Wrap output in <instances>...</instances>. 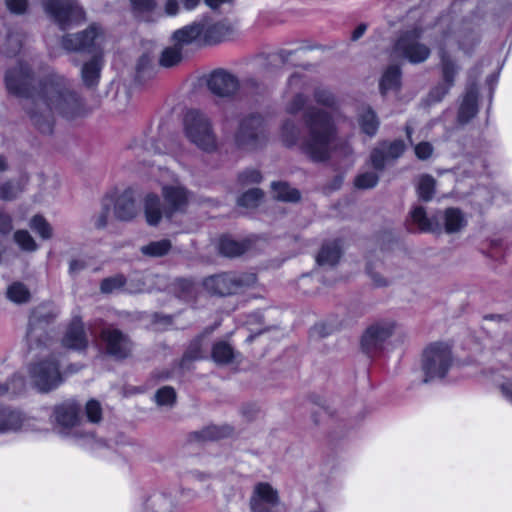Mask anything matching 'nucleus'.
<instances>
[{
	"label": "nucleus",
	"mask_w": 512,
	"mask_h": 512,
	"mask_svg": "<svg viewBox=\"0 0 512 512\" xmlns=\"http://www.w3.org/2000/svg\"><path fill=\"white\" fill-rule=\"evenodd\" d=\"M315 101L318 104L332 107L335 104V97L329 89L323 86H316L312 81V90Z\"/></svg>",
	"instance_id": "79ce46f5"
},
{
	"label": "nucleus",
	"mask_w": 512,
	"mask_h": 512,
	"mask_svg": "<svg viewBox=\"0 0 512 512\" xmlns=\"http://www.w3.org/2000/svg\"><path fill=\"white\" fill-rule=\"evenodd\" d=\"M80 412V405L74 400H67L55 406L53 412L58 432L63 436L74 438L78 443L93 437L91 433L83 432Z\"/></svg>",
	"instance_id": "0eeeda50"
},
{
	"label": "nucleus",
	"mask_w": 512,
	"mask_h": 512,
	"mask_svg": "<svg viewBox=\"0 0 512 512\" xmlns=\"http://www.w3.org/2000/svg\"><path fill=\"white\" fill-rule=\"evenodd\" d=\"M380 147L383 149L387 159H395L398 158L405 149L404 142L401 140H396L390 144L382 143Z\"/></svg>",
	"instance_id": "de8ad7c7"
},
{
	"label": "nucleus",
	"mask_w": 512,
	"mask_h": 512,
	"mask_svg": "<svg viewBox=\"0 0 512 512\" xmlns=\"http://www.w3.org/2000/svg\"><path fill=\"white\" fill-rule=\"evenodd\" d=\"M178 286L187 294L193 291V284L189 280H180Z\"/></svg>",
	"instance_id": "69168bd1"
},
{
	"label": "nucleus",
	"mask_w": 512,
	"mask_h": 512,
	"mask_svg": "<svg viewBox=\"0 0 512 512\" xmlns=\"http://www.w3.org/2000/svg\"><path fill=\"white\" fill-rule=\"evenodd\" d=\"M478 41L472 33L457 32L451 34L431 13L416 8L403 18L402 29L391 50V57L406 60L411 64H421L431 56L430 46L438 43L439 55L444 50L448 55L458 47L468 53Z\"/></svg>",
	"instance_id": "f03ea898"
},
{
	"label": "nucleus",
	"mask_w": 512,
	"mask_h": 512,
	"mask_svg": "<svg viewBox=\"0 0 512 512\" xmlns=\"http://www.w3.org/2000/svg\"><path fill=\"white\" fill-rule=\"evenodd\" d=\"M43 7L62 30L77 26L85 20V12L76 0H44Z\"/></svg>",
	"instance_id": "9b49d317"
},
{
	"label": "nucleus",
	"mask_w": 512,
	"mask_h": 512,
	"mask_svg": "<svg viewBox=\"0 0 512 512\" xmlns=\"http://www.w3.org/2000/svg\"><path fill=\"white\" fill-rule=\"evenodd\" d=\"M442 82L429 93L430 102L441 101L453 87L458 67L444 50L441 51Z\"/></svg>",
	"instance_id": "6ab92c4d"
},
{
	"label": "nucleus",
	"mask_w": 512,
	"mask_h": 512,
	"mask_svg": "<svg viewBox=\"0 0 512 512\" xmlns=\"http://www.w3.org/2000/svg\"><path fill=\"white\" fill-rule=\"evenodd\" d=\"M311 90V80L302 75H292L288 80L285 94V111L291 115H296L302 111L307 104L308 94Z\"/></svg>",
	"instance_id": "ddd939ff"
},
{
	"label": "nucleus",
	"mask_w": 512,
	"mask_h": 512,
	"mask_svg": "<svg viewBox=\"0 0 512 512\" xmlns=\"http://www.w3.org/2000/svg\"><path fill=\"white\" fill-rule=\"evenodd\" d=\"M155 401L158 406L172 407L176 401V392L170 386H164L157 390Z\"/></svg>",
	"instance_id": "37998d69"
},
{
	"label": "nucleus",
	"mask_w": 512,
	"mask_h": 512,
	"mask_svg": "<svg viewBox=\"0 0 512 512\" xmlns=\"http://www.w3.org/2000/svg\"><path fill=\"white\" fill-rule=\"evenodd\" d=\"M366 25L365 24H360L352 33V40L356 41L358 40L359 38H361L365 31H366Z\"/></svg>",
	"instance_id": "e2e57ef3"
},
{
	"label": "nucleus",
	"mask_w": 512,
	"mask_h": 512,
	"mask_svg": "<svg viewBox=\"0 0 512 512\" xmlns=\"http://www.w3.org/2000/svg\"><path fill=\"white\" fill-rule=\"evenodd\" d=\"M151 61L152 60L148 55H143L139 60L138 68L144 69L146 66L150 65Z\"/></svg>",
	"instance_id": "774afa93"
},
{
	"label": "nucleus",
	"mask_w": 512,
	"mask_h": 512,
	"mask_svg": "<svg viewBox=\"0 0 512 512\" xmlns=\"http://www.w3.org/2000/svg\"><path fill=\"white\" fill-rule=\"evenodd\" d=\"M22 189L23 188L19 183H4L0 186V198L3 200H12L22 191Z\"/></svg>",
	"instance_id": "09e8293b"
},
{
	"label": "nucleus",
	"mask_w": 512,
	"mask_h": 512,
	"mask_svg": "<svg viewBox=\"0 0 512 512\" xmlns=\"http://www.w3.org/2000/svg\"><path fill=\"white\" fill-rule=\"evenodd\" d=\"M62 345L77 351L86 349L88 339L80 318L75 317L71 320L63 336Z\"/></svg>",
	"instance_id": "412c9836"
},
{
	"label": "nucleus",
	"mask_w": 512,
	"mask_h": 512,
	"mask_svg": "<svg viewBox=\"0 0 512 512\" xmlns=\"http://www.w3.org/2000/svg\"><path fill=\"white\" fill-rule=\"evenodd\" d=\"M256 283V275L253 273L226 272L207 277L203 285L212 294L229 296L242 293L253 287Z\"/></svg>",
	"instance_id": "6e6552de"
},
{
	"label": "nucleus",
	"mask_w": 512,
	"mask_h": 512,
	"mask_svg": "<svg viewBox=\"0 0 512 512\" xmlns=\"http://www.w3.org/2000/svg\"><path fill=\"white\" fill-rule=\"evenodd\" d=\"M401 86V69L398 65L388 66L379 81V89L382 95L389 92H397Z\"/></svg>",
	"instance_id": "393cba45"
},
{
	"label": "nucleus",
	"mask_w": 512,
	"mask_h": 512,
	"mask_svg": "<svg viewBox=\"0 0 512 512\" xmlns=\"http://www.w3.org/2000/svg\"><path fill=\"white\" fill-rule=\"evenodd\" d=\"M26 339L30 350L41 352L39 360L29 368L35 386L42 392L57 388L63 381L60 370L61 358L51 350L48 335L42 329L34 327L31 320Z\"/></svg>",
	"instance_id": "20e7f679"
},
{
	"label": "nucleus",
	"mask_w": 512,
	"mask_h": 512,
	"mask_svg": "<svg viewBox=\"0 0 512 512\" xmlns=\"http://www.w3.org/2000/svg\"><path fill=\"white\" fill-rule=\"evenodd\" d=\"M181 3L186 10L192 11L200 4V0H181Z\"/></svg>",
	"instance_id": "0e129e2a"
},
{
	"label": "nucleus",
	"mask_w": 512,
	"mask_h": 512,
	"mask_svg": "<svg viewBox=\"0 0 512 512\" xmlns=\"http://www.w3.org/2000/svg\"><path fill=\"white\" fill-rule=\"evenodd\" d=\"M5 81L9 92L26 99L25 109L42 133L52 132L57 116L73 120L87 113L81 97L57 73H48L36 88L31 66L19 63L7 72Z\"/></svg>",
	"instance_id": "f257e3e1"
},
{
	"label": "nucleus",
	"mask_w": 512,
	"mask_h": 512,
	"mask_svg": "<svg viewBox=\"0 0 512 512\" xmlns=\"http://www.w3.org/2000/svg\"><path fill=\"white\" fill-rule=\"evenodd\" d=\"M143 210L148 225L156 226L164 215L160 198L155 194H147L143 200Z\"/></svg>",
	"instance_id": "bb28decb"
},
{
	"label": "nucleus",
	"mask_w": 512,
	"mask_h": 512,
	"mask_svg": "<svg viewBox=\"0 0 512 512\" xmlns=\"http://www.w3.org/2000/svg\"><path fill=\"white\" fill-rule=\"evenodd\" d=\"M261 198H262V192L257 188H253V189L246 191L238 199V205H240L242 207H246V208H254L259 204Z\"/></svg>",
	"instance_id": "c03bdc74"
},
{
	"label": "nucleus",
	"mask_w": 512,
	"mask_h": 512,
	"mask_svg": "<svg viewBox=\"0 0 512 512\" xmlns=\"http://www.w3.org/2000/svg\"><path fill=\"white\" fill-rule=\"evenodd\" d=\"M164 199L163 212L167 218H172L176 213L186 210L189 203V192L179 184L164 185L162 187Z\"/></svg>",
	"instance_id": "dca6fc26"
},
{
	"label": "nucleus",
	"mask_w": 512,
	"mask_h": 512,
	"mask_svg": "<svg viewBox=\"0 0 512 512\" xmlns=\"http://www.w3.org/2000/svg\"><path fill=\"white\" fill-rule=\"evenodd\" d=\"M85 264L80 259H75L70 262L69 270L71 273H76L84 268Z\"/></svg>",
	"instance_id": "680f3d73"
},
{
	"label": "nucleus",
	"mask_w": 512,
	"mask_h": 512,
	"mask_svg": "<svg viewBox=\"0 0 512 512\" xmlns=\"http://www.w3.org/2000/svg\"><path fill=\"white\" fill-rule=\"evenodd\" d=\"M452 365V352L445 343H433L428 346L422 357V370L425 382L443 378Z\"/></svg>",
	"instance_id": "9d476101"
},
{
	"label": "nucleus",
	"mask_w": 512,
	"mask_h": 512,
	"mask_svg": "<svg viewBox=\"0 0 512 512\" xmlns=\"http://www.w3.org/2000/svg\"><path fill=\"white\" fill-rule=\"evenodd\" d=\"M203 27V42L208 45L218 44L232 39L236 33V27L228 20L213 22L207 18L201 20Z\"/></svg>",
	"instance_id": "a211bd4d"
},
{
	"label": "nucleus",
	"mask_w": 512,
	"mask_h": 512,
	"mask_svg": "<svg viewBox=\"0 0 512 512\" xmlns=\"http://www.w3.org/2000/svg\"><path fill=\"white\" fill-rule=\"evenodd\" d=\"M186 138L199 149L212 152L217 149V137L210 119L198 110H189L183 120Z\"/></svg>",
	"instance_id": "423d86ee"
},
{
	"label": "nucleus",
	"mask_w": 512,
	"mask_h": 512,
	"mask_svg": "<svg viewBox=\"0 0 512 512\" xmlns=\"http://www.w3.org/2000/svg\"><path fill=\"white\" fill-rule=\"evenodd\" d=\"M435 190V180L430 175H422L419 178L417 192L420 199L429 201L432 199Z\"/></svg>",
	"instance_id": "4c0bfd02"
},
{
	"label": "nucleus",
	"mask_w": 512,
	"mask_h": 512,
	"mask_svg": "<svg viewBox=\"0 0 512 512\" xmlns=\"http://www.w3.org/2000/svg\"><path fill=\"white\" fill-rule=\"evenodd\" d=\"M112 205H114L115 217L119 220L128 221L137 215L135 200L130 190H126L119 195Z\"/></svg>",
	"instance_id": "5701e85b"
},
{
	"label": "nucleus",
	"mask_w": 512,
	"mask_h": 512,
	"mask_svg": "<svg viewBox=\"0 0 512 512\" xmlns=\"http://www.w3.org/2000/svg\"><path fill=\"white\" fill-rule=\"evenodd\" d=\"M234 145L245 151H252L264 146L268 141L267 124L258 113H250L239 119L233 137Z\"/></svg>",
	"instance_id": "39448f33"
},
{
	"label": "nucleus",
	"mask_w": 512,
	"mask_h": 512,
	"mask_svg": "<svg viewBox=\"0 0 512 512\" xmlns=\"http://www.w3.org/2000/svg\"><path fill=\"white\" fill-rule=\"evenodd\" d=\"M438 219L442 225V229L446 233L452 234L460 232L467 225V218L458 208H447Z\"/></svg>",
	"instance_id": "4be33fe9"
},
{
	"label": "nucleus",
	"mask_w": 512,
	"mask_h": 512,
	"mask_svg": "<svg viewBox=\"0 0 512 512\" xmlns=\"http://www.w3.org/2000/svg\"><path fill=\"white\" fill-rule=\"evenodd\" d=\"M112 204L113 200L111 198H105L103 200L101 210L94 217V225L97 228H103L106 226Z\"/></svg>",
	"instance_id": "a18cd8bd"
},
{
	"label": "nucleus",
	"mask_w": 512,
	"mask_h": 512,
	"mask_svg": "<svg viewBox=\"0 0 512 512\" xmlns=\"http://www.w3.org/2000/svg\"><path fill=\"white\" fill-rule=\"evenodd\" d=\"M86 416L92 423H98L102 419V408L98 401L91 399L85 406Z\"/></svg>",
	"instance_id": "49530a36"
},
{
	"label": "nucleus",
	"mask_w": 512,
	"mask_h": 512,
	"mask_svg": "<svg viewBox=\"0 0 512 512\" xmlns=\"http://www.w3.org/2000/svg\"><path fill=\"white\" fill-rule=\"evenodd\" d=\"M102 66L103 59L101 55H93L92 59L83 65L81 77L87 87H94L98 84Z\"/></svg>",
	"instance_id": "cd10ccee"
},
{
	"label": "nucleus",
	"mask_w": 512,
	"mask_h": 512,
	"mask_svg": "<svg viewBox=\"0 0 512 512\" xmlns=\"http://www.w3.org/2000/svg\"><path fill=\"white\" fill-rule=\"evenodd\" d=\"M30 227L42 239H50L53 235V229L51 225L41 215H35L30 221Z\"/></svg>",
	"instance_id": "a19ab883"
},
{
	"label": "nucleus",
	"mask_w": 512,
	"mask_h": 512,
	"mask_svg": "<svg viewBox=\"0 0 512 512\" xmlns=\"http://www.w3.org/2000/svg\"><path fill=\"white\" fill-rule=\"evenodd\" d=\"M202 31L203 27L201 21L193 22L176 30L173 34V39L175 44L182 48V46L191 44L197 39H201L203 41Z\"/></svg>",
	"instance_id": "a878e982"
},
{
	"label": "nucleus",
	"mask_w": 512,
	"mask_h": 512,
	"mask_svg": "<svg viewBox=\"0 0 512 512\" xmlns=\"http://www.w3.org/2000/svg\"><path fill=\"white\" fill-rule=\"evenodd\" d=\"M341 257V246L338 241L322 246L316 260L320 266H334Z\"/></svg>",
	"instance_id": "7c9ffc66"
},
{
	"label": "nucleus",
	"mask_w": 512,
	"mask_h": 512,
	"mask_svg": "<svg viewBox=\"0 0 512 512\" xmlns=\"http://www.w3.org/2000/svg\"><path fill=\"white\" fill-rule=\"evenodd\" d=\"M182 60V48L178 45L165 48L159 58V64L165 68H171Z\"/></svg>",
	"instance_id": "c9c22d12"
},
{
	"label": "nucleus",
	"mask_w": 512,
	"mask_h": 512,
	"mask_svg": "<svg viewBox=\"0 0 512 512\" xmlns=\"http://www.w3.org/2000/svg\"><path fill=\"white\" fill-rule=\"evenodd\" d=\"M12 230V220L8 214L0 212V233L8 234Z\"/></svg>",
	"instance_id": "13d9d810"
},
{
	"label": "nucleus",
	"mask_w": 512,
	"mask_h": 512,
	"mask_svg": "<svg viewBox=\"0 0 512 512\" xmlns=\"http://www.w3.org/2000/svg\"><path fill=\"white\" fill-rule=\"evenodd\" d=\"M171 249V242L167 239L153 241L141 247V252L150 257H161Z\"/></svg>",
	"instance_id": "e433bc0d"
},
{
	"label": "nucleus",
	"mask_w": 512,
	"mask_h": 512,
	"mask_svg": "<svg viewBox=\"0 0 512 512\" xmlns=\"http://www.w3.org/2000/svg\"><path fill=\"white\" fill-rule=\"evenodd\" d=\"M120 289H124L129 293H138L144 291L142 285L134 286V280H130L128 283H126V280L122 275L106 278L101 283V291L104 293H112Z\"/></svg>",
	"instance_id": "c85d7f7f"
},
{
	"label": "nucleus",
	"mask_w": 512,
	"mask_h": 512,
	"mask_svg": "<svg viewBox=\"0 0 512 512\" xmlns=\"http://www.w3.org/2000/svg\"><path fill=\"white\" fill-rule=\"evenodd\" d=\"M303 120L307 129L305 138L301 139L296 122L287 119L280 128V141L286 147L299 146L312 161L327 160L338 146L332 115L322 109L310 108L304 112Z\"/></svg>",
	"instance_id": "7ed1b4c3"
},
{
	"label": "nucleus",
	"mask_w": 512,
	"mask_h": 512,
	"mask_svg": "<svg viewBox=\"0 0 512 512\" xmlns=\"http://www.w3.org/2000/svg\"><path fill=\"white\" fill-rule=\"evenodd\" d=\"M8 9L16 14H21L26 10L27 0H6Z\"/></svg>",
	"instance_id": "6e6d98bb"
},
{
	"label": "nucleus",
	"mask_w": 512,
	"mask_h": 512,
	"mask_svg": "<svg viewBox=\"0 0 512 512\" xmlns=\"http://www.w3.org/2000/svg\"><path fill=\"white\" fill-rule=\"evenodd\" d=\"M179 11V5L176 0H167L165 5V12L168 15H176Z\"/></svg>",
	"instance_id": "052dcab7"
},
{
	"label": "nucleus",
	"mask_w": 512,
	"mask_h": 512,
	"mask_svg": "<svg viewBox=\"0 0 512 512\" xmlns=\"http://www.w3.org/2000/svg\"><path fill=\"white\" fill-rule=\"evenodd\" d=\"M370 159L372 166L377 170H381L385 165L387 157L383 149L379 146L372 151Z\"/></svg>",
	"instance_id": "864d4df0"
},
{
	"label": "nucleus",
	"mask_w": 512,
	"mask_h": 512,
	"mask_svg": "<svg viewBox=\"0 0 512 512\" xmlns=\"http://www.w3.org/2000/svg\"><path fill=\"white\" fill-rule=\"evenodd\" d=\"M280 504L278 490L267 482H260L254 486L250 508L252 512H274Z\"/></svg>",
	"instance_id": "4468645a"
},
{
	"label": "nucleus",
	"mask_w": 512,
	"mask_h": 512,
	"mask_svg": "<svg viewBox=\"0 0 512 512\" xmlns=\"http://www.w3.org/2000/svg\"><path fill=\"white\" fill-rule=\"evenodd\" d=\"M229 2V0H204V3L211 9L215 10L222 4Z\"/></svg>",
	"instance_id": "338daca9"
},
{
	"label": "nucleus",
	"mask_w": 512,
	"mask_h": 512,
	"mask_svg": "<svg viewBox=\"0 0 512 512\" xmlns=\"http://www.w3.org/2000/svg\"><path fill=\"white\" fill-rule=\"evenodd\" d=\"M358 123L361 130L369 136L375 135L379 127L378 117L375 111L369 106L361 108L358 115Z\"/></svg>",
	"instance_id": "473e14b6"
},
{
	"label": "nucleus",
	"mask_w": 512,
	"mask_h": 512,
	"mask_svg": "<svg viewBox=\"0 0 512 512\" xmlns=\"http://www.w3.org/2000/svg\"><path fill=\"white\" fill-rule=\"evenodd\" d=\"M503 396L512 403V380H507L500 385Z\"/></svg>",
	"instance_id": "bf43d9fd"
},
{
	"label": "nucleus",
	"mask_w": 512,
	"mask_h": 512,
	"mask_svg": "<svg viewBox=\"0 0 512 512\" xmlns=\"http://www.w3.org/2000/svg\"><path fill=\"white\" fill-rule=\"evenodd\" d=\"M133 9L140 13H150L156 8L154 0H130Z\"/></svg>",
	"instance_id": "603ef678"
},
{
	"label": "nucleus",
	"mask_w": 512,
	"mask_h": 512,
	"mask_svg": "<svg viewBox=\"0 0 512 512\" xmlns=\"http://www.w3.org/2000/svg\"><path fill=\"white\" fill-rule=\"evenodd\" d=\"M405 338V332L393 320H381L375 322L367 328L362 336V347L367 352L380 349L389 339L402 341Z\"/></svg>",
	"instance_id": "f8f14e48"
},
{
	"label": "nucleus",
	"mask_w": 512,
	"mask_h": 512,
	"mask_svg": "<svg viewBox=\"0 0 512 512\" xmlns=\"http://www.w3.org/2000/svg\"><path fill=\"white\" fill-rule=\"evenodd\" d=\"M209 91L218 97H232L239 90L238 78L226 70H215L207 78Z\"/></svg>",
	"instance_id": "f3484780"
},
{
	"label": "nucleus",
	"mask_w": 512,
	"mask_h": 512,
	"mask_svg": "<svg viewBox=\"0 0 512 512\" xmlns=\"http://www.w3.org/2000/svg\"><path fill=\"white\" fill-rule=\"evenodd\" d=\"M14 241L25 252H34L38 245L27 230H17L14 233Z\"/></svg>",
	"instance_id": "ea45409f"
},
{
	"label": "nucleus",
	"mask_w": 512,
	"mask_h": 512,
	"mask_svg": "<svg viewBox=\"0 0 512 512\" xmlns=\"http://www.w3.org/2000/svg\"><path fill=\"white\" fill-rule=\"evenodd\" d=\"M235 355L233 347L227 341H217L212 346L211 357L216 364L227 365L233 361Z\"/></svg>",
	"instance_id": "72a5a7b5"
},
{
	"label": "nucleus",
	"mask_w": 512,
	"mask_h": 512,
	"mask_svg": "<svg viewBox=\"0 0 512 512\" xmlns=\"http://www.w3.org/2000/svg\"><path fill=\"white\" fill-rule=\"evenodd\" d=\"M102 340L105 343L107 353L116 358H126L131 353L132 343L130 339L117 329L103 330Z\"/></svg>",
	"instance_id": "aec40b11"
},
{
	"label": "nucleus",
	"mask_w": 512,
	"mask_h": 512,
	"mask_svg": "<svg viewBox=\"0 0 512 512\" xmlns=\"http://www.w3.org/2000/svg\"><path fill=\"white\" fill-rule=\"evenodd\" d=\"M202 349V338H197L194 341L191 342L189 348L187 349L186 353L184 354L183 361L187 360H196L202 357L201 354Z\"/></svg>",
	"instance_id": "3c124183"
},
{
	"label": "nucleus",
	"mask_w": 512,
	"mask_h": 512,
	"mask_svg": "<svg viewBox=\"0 0 512 512\" xmlns=\"http://www.w3.org/2000/svg\"><path fill=\"white\" fill-rule=\"evenodd\" d=\"M106 43V33L98 24H91L79 33L67 34L62 38V46L67 51L88 52L101 55Z\"/></svg>",
	"instance_id": "1a4fd4ad"
},
{
	"label": "nucleus",
	"mask_w": 512,
	"mask_h": 512,
	"mask_svg": "<svg viewBox=\"0 0 512 512\" xmlns=\"http://www.w3.org/2000/svg\"><path fill=\"white\" fill-rule=\"evenodd\" d=\"M377 183H378V176L374 172H366V173L360 174L355 179L356 187L361 188V189L373 188L374 186H376Z\"/></svg>",
	"instance_id": "8fccbe9b"
},
{
	"label": "nucleus",
	"mask_w": 512,
	"mask_h": 512,
	"mask_svg": "<svg viewBox=\"0 0 512 512\" xmlns=\"http://www.w3.org/2000/svg\"><path fill=\"white\" fill-rule=\"evenodd\" d=\"M24 388V380L17 376L12 379L11 385H0V397L7 392L13 394L20 392ZM22 415L17 411L0 408V433L16 431L22 425Z\"/></svg>",
	"instance_id": "2eb2a0df"
},
{
	"label": "nucleus",
	"mask_w": 512,
	"mask_h": 512,
	"mask_svg": "<svg viewBox=\"0 0 512 512\" xmlns=\"http://www.w3.org/2000/svg\"><path fill=\"white\" fill-rule=\"evenodd\" d=\"M415 155L420 160L428 159L433 153V146L429 142H420L415 148Z\"/></svg>",
	"instance_id": "5fc2aeb1"
},
{
	"label": "nucleus",
	"mask_w": 512,
	"mask_h": 512,
	"mask_svg": "<svg viewBox=\"0 0 512 512\" xmlns=\"http://www.w3.org/2000/svg\"><path fill=\"white\" fill-rule=\"evenodd\" d=\"M220 253L226 257H237L248 249L247 241H237L229 236H223L218 243Z\"/></svg>",
	"instance_id": "2f4dec72"
},
{
	"label": "nucleus",
	"mask_w": 512,
	"mask_h": 512,
	"mask_svg": "<svg viewBox=\"0 0 512 512\" xmlns=\"http://www.w3.org/2000/svg\"><path fill=\"white\" fill-rule=\"evenodd\" d=\"M7 297L15 303H25L30 299V292L23 283L15 282L8 287Z\"/></svg>",
	"instance_id": "58836bf2"
},
{
	"label": "nucleus",
	"mask_w": 512,
	"mask_h": 512,
	"mask_svg": "<svg viewBox=\"0 0 512 512\" xmlns=\"http://www.w3.org/2000/svg\"><path fill=\"white\" fill-rule=\"evenodd\" d=\"M477 90L472 87L470 88L460 105L458 120L460 123L465 124L470 121L477 113Z\"/></svg>",
	"instance_id": "c756f323"
},
{
	"label": "nucleus",
	"mask_w": 512,
	"mask_h": 512,
	"mask_svg": "<svg viewBox=\"0 0 512 512\" xmlns=\"http://www.w3.org/2000/svg\"><path fill=\"white\" fill-rule=\"evenodd\" d=\"M272 190L274 197L281 201L296 202L300 199L299 191L290 187L287 183H273Z\"/></svg>",
	"instance_id": "f704fd0d"
},
{
	"label": "nucleus",
	"mask_w": 512,
	"mask_h": 512,
	"mask_svg": "<svg viewBox=\"0 0 512 512\" xmlns=\"http://www.w3.org/2000/svg\"><path fill=\"white\" fill-rule=\"evenodd\" d=\"M261 179V175L260 173L255 170V169H251V170H248V171H245L243 172L240 176H239V180L243 183H257L259 182Z\"/></svg>",
	"instance_id": "4d7b16f0"
},
{
	"label": "nucleus",
	"mask_w": 512,
	"mask_h": 512,
	"mask_svg": "<svg viewBox=\"0 0 512 512\" xmlns=\"http://www.w3.org/2000/svg\"><path fill=\"white\" fill-rule=\"evenodd\" d=\"M411 219L422 232L436 233L442 231V225L438 216L429 218L425 209L421 206H416L411 211Z\"/></svg>",
	"instance_id": "b1692460"
}]
</instances>
